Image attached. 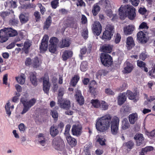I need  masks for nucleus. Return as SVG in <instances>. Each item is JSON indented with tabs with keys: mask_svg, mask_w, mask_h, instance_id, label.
<instances>
[{
	"mask_svg": "<svg viewBox=\"0 0 155 155\" xmlns=\"http://www.w3.org/2000/svg\"><path fill=\"white\" fill-rule=\"evenodd\" d=\"M111 117L109 114L98 118L96 120V125L97 130L101 132H104L109 128L111 124V131L112 134L114 135L117 134L118 132L119 119L115 116L111 121Z\"/></svg>",
	"mask_w": 155,
	"mask_h": 155,
	"instance_id": "obj_1",
	"label": "nucleus"
},
{
	"mask_svg": "<svg viewBox=\"0 0 155 155\" xmlns=\"http://www.w3.org/2000/svg\"><path fill=\"white\" fill-rule=\"evenodd\" d=\"M58 104L60 105V107L64 109L67 110L65 112V114L68 115H72L73 114V112L71 110H68L70 107V102L68 100H63L61 99H59L58 100Z\"/></svg>",
	"mask_w": 155,
	"mask_h": 155,
	"instance_id": "obj_2",
	"label": "nucleus"
},
{
	"mask_svg": "<svg viewBox=\"0 0 155 155\" xmlns=\"http://www.w3.org/2000/svg\"><path fill=\"white\" fill-rule=\"evenodd\" d=\"M53 145L54 148L58 150H62L65 144L63 140L60 137H57L52 141Z\"/></svg>",
	"mask_w": 155,
	"mask_h": 155,
	"instance_id": "obj_3",
	"label": "nucleus"
},
{
	"mask_svg": "<svg viewBox=\"0 0 155 155\" xmlns=\"http://www.w3.org/2000/svg\"><path fill=\"white\" fill-rule=\"evenodd\" d=\"M100 58L102 64L104 66H108L112 63V58L108 54L102 53L101 54Z\"/></svg>",
	"mask_w": 155,
	"mask_h": 155,
	"instance_id": "obj_4",
	"label": "nucleus"
},
{
	"mask_svg": "<svg viewBox=\"0 0 155 155\" xmlns=\"http://www.w3.org/2000/svg\"><path fill=\"white\" fill-rule=\"evenodd\" d=\"M124 8L125 10V12L128 14V18L130 20H133L136 16L135 9L131 5H126L124 6Z\"/></svg>",
	"mask_w": 155,
	"mask_h": 155,
	"instance_id": "obj_5",
	"label": "nucleus"
},
{
	"mask_svg": "<svg viewBox=\"0 0 155 155\" xmlns=\"http://www.w3.org/2000/svg\"><path fill=\"white\" fill-rule=\"evenodd\" d=\"M92 30L94 33L97 36L99 35L102 31V27L100 22L96 21L92 25Z\"/></svg>",
	"mask_w": 155,
	"mask_h": 155,
	"instance_id": "obj_6",
	"label": "nucleus"
},
{
	"mask_svg": "<svg viewBox=\"0 0 155 155\" xmlns=\"http://www.w3.org/2000/svg\"><path fill=\"white\" fill-rule=\"evenodd\" d=\"M43 90L44 92L48 94L50 87V84L48 75H45L43 78Z\"/></svg>",
	"mask_w": 155,
	"mask_h": 155,
	"instance_id": "obj_7",
	"label": "nucleus"
},
{
	"mask_svg": "<svg viewBox=\"0 0 155 155\" xmlns=\"http://www.w3.org/2000/svg\"><path fill=\"white\" fill-rule=\"evenodd\" d=\"M73 135L77 136H80L82 132V127L80 124L74 125L72 128Z\"/></svg>",
	"mask_w": 155,
	"mask_h": 155,
	"instance_id": "obj_8",
	"label": "nucleus"
},
{
	"mask_svg": "<svg viewBox=\"0 0 155 155\" xmlns=\"http://www.w3.org/2000/svg\"><path fill=\"white\" fill-rule=\"evenodd\" d=\"M48 37L47 35H44L41 45L40 46V48L41 51H46L48 48Z\"/></svg>",
	"mask_w": 155,
	"mask_h": 155,
	"instance_id": "obj_9",
	"label": "nucleus"
},
{
	"mask_svg": "<svg viewBox=\"0 0 155 155\" xmlns=\"http://www.w3.org/2000/svg\"><path fill=\"white\" fill-rule=\"evenodd\" d=\"M3 31L5 33V35L9 37H13L17 35L18 33L16 31L11 28H5L3 29Z\"/></svg>",
	"mask_w": 155,
	"mask_h": 155,
	"instance_id": "obj_10",
	"label": "nucleus"
},
{
	"mask_svg": "<svg viewBox=\"0 0 155 155\" xmlns=\"http://www.w3.org/2000/svg\"><path fill=\"white\" fill-rule=\"evenodd\" d=\"M137 38L139 41L142 43H145L147 41L146 35L142 31H140L137 33Z\"/></svg>",
	"mask_w": 155,
	"mask_h": 155,
	"instance_id": "obj_11",
	"label": "nucleus"
},
{
	"mask_svg": "<svg viewBox=\"0 0 155 155\" xmlns=\"http://www.w3.org/2000/svg\"><path fill=\"white\" fill-rule=\"evenodd\" d=\"M126 43V46L129 50L131 49L135 45L134 41L131 37H128L127 38Z\"/></svg>",
	"mask_w": 155,
	"mask_h": 155,
	"instance_id": "obj_12",
	"label": "nucleus"
},
{
	"mask_svg": "<svg viewBox=\"0 0 155 155\" xmlns=\"http://www.w3.org/2000/svg\"><path fill=\"white\" fill-rule=\"evenodd\" d=\"M134 26L132 25L125 26L124 29V32L127 35H130L134 31Z\"/></svg>",
	"mask_w": 155,
	"mask_h": 155,
	"instance_id": "obj_13",
	"label": "nucleus"
},
{
	"mask_svg": "<svg viewBox=\"0 0 155 155\" xmlns=\"http://www.w3.org/2000/svg\"><path fill=\"white\" fill-rule=\"evenodd\" d=\"M134 138L136 141L137 146H140L144 140V137L141 134H137L134 136Z\"/></svg>",
	"mask_w": 155,
	"mask_h": 155,
	"instance_id": "obj_14",
	"label": "nucleus"
},
{
	"mask_svg": "<svg viewBox=\"0 0 155 155\" xmlns=\"http://www.w3.org/2000/svg\"><path fill=\"white\" fill-rule=\"evenodd\" d=\"M133 69V65L128 62L126 61L124 63V72L128 73L130 72Z\"/></svg>",
	"mask_w": 155,
	"mask_h": 155,
	"instance_id": "obj_15",
	"label": "nucleus"
},
{
	"mask_svg": "<svg viewBox=\"0 0 155 155\" xmlns=\"http://www.w3.org/2000/svg\"><path fill=\"white\" fill-rule=\"evenodd\" d=\"M75 96L77 101L79 104L80 105L83 104L84 102V99L81 95V91H78L77 92Z\"/></svg>",
	"mask_w": 155,
	"mask_h": 155,
	"instance_id": "obj_16",
	"label": "nucleus"
},
{
	"mask_svg": "<svg viewBox=\"0 0 155 155\" xmlns=\"http://www.w3.org/2000/svg\"><path fill=\"white\" fill-rule=\"evenodd\" d=\"M125 93H120L118 97V104L119 105H122L126 101Z\"/></svg>",
	"mask_w": 155,
	"mask_h": 155,
	"instance_id": "obj_17",
	"label": "nucleus"
},
{
	"mask_svg": "<svg viewBox=\"0 0 155 155\" xmlns=\"http://www.w3.org/2000/svg\"><path fill=\"white\" fill-rule=\"evenodd\" d=\"M14 106L13 105L11 106L10 103L8 102L6 103L5 106V108L6 114L8 117L10 116L11 112L14 109Z\"/></svg>",
	"mask_w": 155,
	"mask_h": 155,
	"instance_id": "obj_18",
	"label": "nucleus"
},
{
	"mask_svg": "<svg viewBox=\"0 0 155 155\" xmlns=\"http://www.w3.org/2000/svg\"><path fill=\"white\" fill-rule=\"evenodd\" d=\"M8 39V37L5 35V33L3 29L0 30V43L5 42Z\"/></svg>",
	"mask_w": 155,
	"mask_h": 155,
	"instance_id": "obj_19",
	"label": "nucleus"
},
{
	"mask_svg": "<svg viewBox=\"0 0 155 155\" xmlns=\"http://www.w3.org/2000/svg\"><path fill=\"white\" fill-rule=\"evenodd\" d=\"M73 55L72 51L69 50L64 51L63 53L62 58L64 61L67 60L68 58L71 57Z\"/></svg>",
	"mask_w": 155,
	"mask_h": 155,
	"instance_id": "obj_20",
	"label": "nucleus"
},
{
	"mask_svg": "<svg viewBox=\"0 0 155 155\" xmlns=\"http://www.w3.org/2000/svg\"><path fill=\"white\" fill-rule=\"evenodd\" d=\"M138 119V115L136 113H133L129 116V120L131 124H133Z\"/></svg>",
	"mask_w": 155,
	"mask_h": 155,
	"instance_id": "obj_21",
	"label": "nucleus"
},
{
	"mask_svg": "<svg viewBox=\"0 0 155 155\" xmlns=\"http://www.w3.org/2000/svg\"><path fill=\"white\" fill-rule=\"evenodd\" d=\"M37 141V143L41 146V149L45 151L47 150V139L43 140H40L39 141Z\"/></svg>",
	"mask_w": 155,
	"mask_h": 155,
	"instance_id": "obj_22",
	"label": "nucleus"
},
{
	"mask_svg": "<svg viewBox=\"0 0 155 155\" xmlns=\"http://www.w3.org/2000/svg\"><path fill=\"white\" fill-rule=\"evenodd\" d=\"M113 35V34L112 33H110L105 31L103 32L101 38L105 41L109 40L111 39Z\"/></svg>",
	"mask_w": 155,
	"mask_h": 155,
	"instance_id": "obj_23",
	"label": "nucleus"
},
{
	"mask_svg": "<svg viewBox=\"0 0 155 155\" xmlns=\"http://www.w3.org/2000/svg\"><path fill=\"white\" fill-rule=\"evenodd\" d=\"M112 46L108 45H104L101 48V50L105 53H110L112 51Z\"/></svg>",
	"mask_w": 155,
	"mask_h": 155,
	"instance_id": "obj_24",
	"label": "nucleus"
},
{
	"mask_svg": "<svg viewBox=\"0 0 155 155\" xmlns=\"http://www.w3.org/2000/svg\"><path fill=\"white\" fill-rule=\"evenodd\" d=\"M21 23L24 24L28 20V15L26 14H21L19 16Z\"/></svg>",
	"mask_w": 155,
	"mask_h": 155,
	"instance_id": "obj_25",
	"label": "nucleus"
},
{
	"mask_svg": "<svg viewBox=\"0 0 155 155\" xmlns=\"http://www.w3.org/2000/svg\"><path fill=\"white\" fill-rule=\"evenodd\" d=\"M130 127V124L127 118L124 119L122 121L121 128L123 130L128 129Z\"/></svg>",
	"mask_w": 155,
	"mask_h": 155,
	"instance_id": "obj_26",
	"label": "nucleus"
},
{
	"mask_svg": "<svg viewBox=\"0 0 155 155\" xmlns=\"http://www.w3.org/2000/svg\"><path fill=\"white\" fill-rule=\"evenodd\" d=\"M68 143L72 146H75L77 143L76 140L71 136L66 137Z\"/></svg>",
	"mask_w": 155,
	"mask_h": 155,
	"instance_id": "obj_27",
	"label": "nucleus"
},
{
	"mask_svg": "<svg viewBox=\"0 0 155 155\" xmlns=\"http://www.w3.org/2000/svg\"><path fill=\"white\" fill-rule=\"evenodd\" d=\"M41 62L37 57L34 58L32 60V66L34 68L39 67L41 65Z\"/></svg>",
	"mask_w": 155,
	"mask_h": 155,
	"instance_id": "obj_28",
	"label": "nucleus"
},
{
	"mask_svg": "<svg viewBox=\"0 0 155 155\" xmlns=\"http://www.w3.org/2000/svg\"><path fill=\"white\" fill-rule=\"evenodd\" d=\"M59 131L57 128L54 125L51 126L50 129V134L51 136L54 137L58 134Z\"/></svg>",
	"mask_w": 155,
	"mask_h": 155,
	"instance_id": "obj_29",
	"label": "nucleus"
},
{
	"mask_svg": "<svg viewBox=\"0 0 155 155\" xmlns=\"http://www.w3.org/2000/svg\"><path fill=\"white\" fill-rule=\"evenodd\" d=\"M30 79V81L33 85L36 86L37 85L38 81L34 73H31Z\"/></svg>",
	"mask_w": 155,
	"mask_h": 155,
	"instance_id": "obj_30",
	"label": "nucleus"
},
{
	"mask_svg": "<svg viewBox=\"0 0 155 155\" xmlns=\"http://www.w3.org/2000/svg\"><path fill=\"white\" fill-rule=\"evenodd\" d=\"M100 10V8L97 4H95L93 6L92 12L94 16H96Z\"/></svg>",
	"mask_w": 155,
	"mask_h": 155,
	"instance_id": "obj_31",
	"label": "nucleus"
},
{
	"mask_svg": "<svg viewBox=\"0 0 155 155\" xmlns=\"http://www.w3.org/2000/svg\"><path fill=\"white\" fill-rule=\"evenodd\" d=\"M70 44L69 40L68 39L65 38L63 39L61 43L59 45L61 48L68 47Z\"/></svg>",
	"mask_w": 155,
	"mask_h": 155,
	"instance_id": "obj_32",
	"label": "nucleus"
},
{
	"mask_svg": "<svg viewBox=\"0 0 155 155\" xmlns=\"http://www.w3.org/2000/svg\"><path fill=\"white\" fill-rule=\"evenodd\" d=\"M17 81L20 84H23L25 82V76L24 74H21L20 76L16 77Z\"/></svg>",
	"mask_w": 155,
	"mask_h": 155,
	"instance_id": "obj_33",
	"label": "nucleus"
},
{
	"mask_svg": "<svg viewBox=\"0 0 155 155\" xmlns=\"http://www.w3.org/2000/svg\"><path fill=\"white\" fill-rule=\"evenodd\" d=\"M96 138L97 141L101 145L103 146L105 144V139L103 137L98 135L96 136Z\"/></svg>",
	"mask_w": 155,
	"mask_h": 155,
	"instance_id": "obj_34",
	"label": "nucleus"
},
{
	"mask_svg": "<svg viewBox=\"0 0 155 155\" xmlns=\"http://www.w3.org/2000/svg\"><path fill=\"white\" fill-rule=\"evenodd\" d=\"M137 65L141 68H144V70L146 72H148V68L146 67V65L144 62L138 60L137 61Z\"/></svg>",
	"mask_w": 155,
	"mask_h": 155,
	"instance_id": "obj_35",
	"label": "nucleus"
},
{
	"mask_svg": "<svg viewBox=\"0 0 155 155\" xmlns=\"http://www.w3.org/2000/svg\"><path fill=\"white\" fill-rule=\"evenodd\" d=\"M91 103L92 106L95 108H99L100 107L101 101H100L97 100H91Z\"/></svg>",
	"mask_w": 155,
	"mask_h": 155,
	"instance_id": "obj_36",
	"label": "nucleus"
},
{
	"mask_svg": "<svg viewBox=\"0 0 155 155\" xmlns=\"http://www.w3.org/2000/svg\"><path fill=\"white\" fill-rule=\"evenodd\" d=\"M126 94V95L128 96L130 100H133L136 98L137 96L136 93H133L130 91H127Z\"/></svg>",
	"mask_w": 155,
	"mask_h": 155,
	"instance_id": "obj_37",
	"label": "nucleus"
},
{
	"mask_svg": "<svg viewBox=\"0 0 155 155\" xmlns=\"http://www.w3.org/2000/svg\"><path fill=\"white\" fill-rule=\"evenodd\" d=\"M125 10L124 8V6L122 5L119 9V14L120 18L124 19L125 17V14L124 12V11L125 12Z\"/></svg>",
	"mask_w": 155,
	"mask_h": 155,
	"instance_id": "obj_38",
	"label": "nucleus"
},
{
	"mask_svg": "<svg viewBox=\"0 0 155 155\" xmlns=\"http://www.w3.org/2000/svg\"><path fill=\"white\" fill-rule=\"evenodd\" d=\"M107 14L108 16L110 18H112L111 20L113 21H114L117 18V16L116 14H114L112 13V12L110 9L108 10L107 11Z\"/></svg>",
	"mask_w": 155,
	"mask_h": 155,
	"instance_id": "obj_39",
	"label": "nucleus"
},
{
	"mask_svg": "<svg viewBox=\"0 0 155 155\" xmlns=\"http://www.w3.org/2000/svg\"><path fill=\"white\" fill-rule=\"evenodd\" d=\"M79 77L78 75H75L72 79L71 82V84L73 86H75L79 80Z\"/></svg>",
	"mask_w": 155,
	"mask_h": 155,
	"instance_id": "obj_40",
	"label": "nucleus"
},
{
	"mask_svg": "<svg viewBox=\"0 0 155 155\" xmlns=\"http://www.w3.org/2000/svg\"><path fill=\"white\" fill-rule=\"evenodd\" d=\"M108 105L104 101H101L100 103V107L99 108L102 110H105L108 109Z\"/></svg>",
	"mask_w": 155,
	"mask_h": 155,
	"instance_id": "obj_41",
	"label": "nucleus"
},
{
	"mask_svg": "<svg viewBox=\"0 0 155 155\" xmlns=\"http://www.w3.org/2000/svg\"><path fill=\"white\" fill-rule=\"evenodd\" d=\"M87 63L86 61H83L81 65L80 69L81 71L84 72L87 69Z\"/></svg>",
	"mask_w": 155,
	"mask_h": 155,
	"instance_id": "obj_42",
	"label": "nucleus"
},
{
	"mask_svg": "<svg viewBox=\"0 0 155 155\" xmlns=\"http://www.w3.org/2000/svg\"><path fill=\"white\" fill-rule=\"evenodd\" d=\"M51 23V17L49 16L46 19L45 25L44 26V28L48 29L50 26Z\"/></svg>",
	"mask_w": 155,
	"mask_h": 155,
	"instance_id": "obj_43",
	"label": "nucleus"
},
{
	"mask_svg": "<svg viewBox=\"0 0 155 155\" xmlns=\"http://www.w3.org/2000/svg\"><path fill=\"white\" fill-rule=\"evenodd\" d=\"M58 41V40L57 38L54 37H52L50 40V44L49 45L57 46Z\"/></svg>",
	"mask_w": 155,
	"mask_h": 155,
	"instance_id": "obj_44",
	"label": "nucleus"
},
{
	"mask_svg": "<svg viewBox=\"0 0 155 155\" xmlns=\"http://www.w3.org/2000/svg\"><path fill=\"white\" fill-rule=\"evenodd\" d=\"M36 101V100L35 98H32L27 101L26 105L31 108L35 104Z\"/></svg>",
	"mask_w": 155,
	"mask_h": 155,
	"instance_id": "obj_45",
	"label": "nucleus"
},
{
	"mask_svg": "<svg viewBox=\"0 0 155 155\" xmlns=\"http://www.w3.org/2000/svg\"><path fill=\"white\" fill-rule=\"evenodd\" d=\"M31 45L30 41H27L25 42L24 44H23L24 47L23 49L25 51V53L27 52V51L26 50L29 48Z\"/></svg>",
	"mask_w": 155,
	"mask_h": 155,
	"instance_id": "obj_46",
	"label": "nucleus"
},
{
	"mask_svg": "<svg viewBox=\"0 0 155 155\" xmlns=\"http://www.w3.org/2000/svg\"><path fill=\"white\" fill-rule=\"evenodd\" d=\"M51 114L54 120H57L58 117V114L57 112L54 110H51Z\"/></svg>",
	"mask_w": 155,
	"mask_h": 155,
	"instance_id": "obj_47",
	"label": "nucleus"
},
{
	"mask_svg": "<svg viewBox=\"0 0 155 155\" xmlns=\"http://www.w3.org/2000/svg\"><path fill=\"white\" fill-rule=\"evenodd\" d=\"M124 145L127 148L130 149L133 148L134 146V143L132 141H130L124 143Z\"/></svg>",
	"mask_w": 155,
	"mask_h": 155,
	"instance_id": "obj_48",
	"label": "nucleus"
},
{
	"mask_svg": "<svg viewBox=\"0 0 155 155\" xmlns=\"http://www.w3.org/2000/svg\"><path fill=\"white\" fill-rule=\"evenodd\" d=\"M114 26L111 25H107L105 31L109 32L110 33H112L113 34L114 33Z\"/></svg>",
	"mask_w": 155,
	"mask_h": 155,
	"instance_id": "obj_49",
	"label": "nucleus"
},
{
	"mask_svg": "<svg viewBox=\"0 0 155 155\" xmlns=\"http://www.w3.org/2000/svg\"><path fill=\"white\" fill-rule=\"evenodd\" d=\"M64 92V89L62 87L60 88L58 91V100H59V99H62V97L63 96Z\"/></svg>",
	"mask_w": 155,
	"mask_h": 155,
	"instance_id": "obj_50",
	"label": "nucleus"
},
{
	"mask_svg": "<svg viewBox=\"0 0 155 155\" xmlns=\"http://www.w3.org/2000/svg\"><path fill=\"white\" fill-rule=\"evenodd\" d=\"M70 128L71 126L70 125H67L66 126L64 134L66 137L70 136L69 134V131Z\"/></svg>",
	"mask_w": 155,
	"mask_h": 155,
	"instance_id": "obj_51",
	"label": "nucleus"
},
{
	"mask_svg": "<svg viewBox=\"0 0 155 155\" xmlns=\"http://www.w3.org/2000/svg\"><path fill=\"white\" fill-rule=\"evenodd\" d=\"M57 46L56 45H49V51L52 53H54L56 51Z\"/></svg>",
	"mask_w": 155,
	"mask_h": 155,
	"instance_id": "obj_52",
	"label": "nucleus"
},
{
	"mask_svg": "<svg viewBox=\"0 0 155 155\" xmlns=\"http://www.w3.org/2000/svg\"><path fill=\"white\" fill-rule=\"evenodd\" d=\"M46 139H47V138L44 134H40L37 137L36 141H39L40 140H43Z\"/></svg>",
	"mask_w": 155,
	"mask_h": 155,
	"instance_id": "obj_53",
	"label": "nucleus"
},
{
	"mask_svg": "<svg viewBox=\"0 0 155 155\" xmlns=\"http://www.w3.org/2000/svg\"><path fill=\"white\" fill-rule=\"evenodd\" d=\"M59 0H53L51 2V5L53 8H56L58 4Z\"/></svg>",
	"mask_w": 155,
	"mask_h": 155,
	"instance_id": "obj_54",
	"label": "nucleus"
},
{
	"mask_svg": "<svg viewBox=\"0 0 155 155\" xmlns=\"http://www.w3.org/2000/svg\"><path fill=\"white\" fill-rule=\"evenodd\" d=\"M139 28L140 29H148L149 27L146 23L143 22L140 24L139 26Z\"/></svg>",
	"mask_w": 155,
	"mask_h": 155,
	"instance_id": "obj_55",
	"label": "nucleus"
},
{
	"mask_svg": "<svg viewBox=\"0 0 155 155\" xmlns=\"http://www.w3.org/2000/svg\"><path fill=\"white\" fill-rule=\"evenodd\" d=\"M23 109L22 111L21 112V114H24L26 112H27L30 108V107L27 106L25 104L23 105Z\"/></svg>",
	"mask_w": 155,
	"mask_h": 155,
	"instance_id": "obj_56",
	"label": "nucleus"
},
{
	"mask_svg": "<svg viewBox=\"0 0 155 155\" xmlns=\"http://www.w3.org/2000/svg\"><path fill=\"white\" fill-rule=\"evenodd\" d=\"M18 21L17 19L14 18L11 19L9 21L10 24L12 25H15L18 23Z\"/></svg>",
	"mask_w": 155,
	"mask_h": 155,
	"instance_id": "obj_57",
	"label": "nucleus"
},
{
	"mask_svg": "<svg viewBox=\"0 0 155 155\" xmlns=\"http://www.w3.org/2000/svg\"><path fill=\"white\" fill-rule=\"evenodd\" d=\"M153 150V147L151 146H148L142 149V150L145 153H147L149 151L152 150Z\"/></svg>",
	"mask_w": 155,
	"mask_h": 155,
	"instance_id": "obj_58",
	"label": "nucleus"
},
{
	"mask_svg": "<svg viewBox=\"0 0 155 155\" xmlns=\"http://www.w3.org/2000/svg\"><path fill=\"white\" fill-rule=\"evenodd\" d=\"M20 131L21 133H23L25 130V125L23 124H21L18 126Z\"/></svg>",
	"mask_w": 155,
	"mask_h": 155,
	"instance_id": "obj_59",
	"label": "nucleus"
},
{
	"mask_svg": "<svg viewBox=\"0 0 155 155\" xmlns=\"http://www.w3.org/2000/svg\"><path fill=\"white\" fill-rule=\"evenodd\" d=\"M20 94L19 93H17L16 95L13 97L12 101L14 102H16L19 99Z\"/></svg>",
	"mask_w": 155,
	"mask_h": 155,
	"instance_id": "obj_60",
	"label": "nucleus"
},
{
	"mask_svg": "<svg viewBox=\"0 0 155 155\" xmlns=\"http://www.w3.org/2000/svg\"><path fill=\"white\" fill-rule=\"evenodd\" d=\"M121 39V37L120 35L117 33L115 37V42L116 44L119 43Z\"/></svg>",
	"mask_w": 155,
	"mask_h": 155,
	"instance_id": "obj_61",
	"label": "nucleus"
},
{
	"mask_svg": "<svg viewBox=\"0 0 155 155\" xmlns=\"http://www.w3.org/2000/svg\"><path fill=\"white\" fill-rule=\"evenodd\" d=\"M10 13L8 12H0V16L3 18H5Z\"/></svg>",
	"mask_w": 155,
	"mask_h": 155,
	"instance_id": "obj_62",
	"label": "nucleus"
},
{
	"mask_svg": "<svg viewBox=\"0 0 155 155\" xmlns=\"http://www.w3.org/2000/svg\"><path fill=\"white\" fill-rule=\"evenodd\" d=\"M129 1L134 6H137L140 2V0H129Z\"/></svg>",
	"mask_w": 155,
	"mask_h": 155,
	"instance_id": "obj_63",
	"label": "nucleus"
},
{
	"mask_svg": "<svg viewBox=\"0 0 155 155\" xmlns=\"http://www.w3.org/2000/svg\"><path fill=\"white\" fill-rule=\"evenodd\" d=\"M149 75L152 77L155 76V66L153 67L152 70L149 72Z\"/></svg>",
	"mask_w": 155,
	"mask_h": 155,
	"instance_id": "obj_64",
	"label": "nucleus"
}]
</instances>
